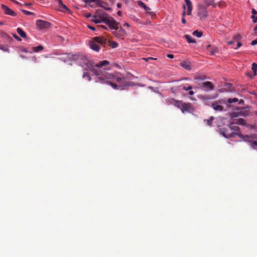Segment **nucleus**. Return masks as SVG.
Wrapping results in <instances>:
<instances>
[{
  "mask_svg": "<svg viewBox=\"0 0 257 257\" xmlns=\"http://www.w3.org/2000/svg\"><path fill=\"white\" fill-rule=\"evenodd\" d=\"M91 72L97 76L96 82L110 85L114 89H123L128 86V82L125 77L116 72L110 73L104 69L92 68Z\"/></svg>",
  "mask_w": 257,
  "mask_h": 257,
  "instance_id": "1",
  "label": "nucleus"
},
{
  "mask_svg": "<svg viewBox=\"0 0 257 257\" xmlns=\"http://www.w3.org/2000/svg\"><path fill=\"white\" fill-rule=\"evenodd\" d=\"M82 62H80V65L82 67H85V70L89 69L91 71L92 68H100L102 66H106L109 64V62L107 60H102L99 61L98 63L95 65V67H92L91 64L89 60L85 57H81Z\"/></svg>",
  "mask_w": 257,
  "mask_h": 257,
  "instance_id": "2",
  "label": "nucleus"
},
{
  "mask_svg": "<svg viewBox=\"0 0 257 257\" xmlns=\"http://www.w3.org/2000/svg\"><path fill=\"white\" fill-rule=\"evenodd\" d=\"M226 102L223 99H219L211 103V107L216 111L221 112L224 110L223 104H226Z\"/></svg>",
  "mask_w": 257,
  "mask_h": 257,
  "instance_id": "3",
  "label": "nucleus"
},
{
  "mask_svg": "<svg viewBox=\"0 0 257 257\" xmlns=\"http://www.w3.org/2000/svg\"><path fill=\"white\" fill-rule=\"evenodd\" d=\"M219 134L222 135L224 137L226 138H234L236 136L239 137L240 138L242 137V135L240 133H228L226 128H220L218 131Z\"/></svg>",
  "mask_w": 257,
  "mask_h": 257,
  "instance_id": "4",
  "label": "nucleus"
},
{
  "mask_svg": "<svg viewBox=\"0 0 257 257\" xmlns=\"http://www.w3.org/2000/svg\"><path fill=\"white\" fill-rule=\"evenodd\" d=\"M109 17L107 14L101 10H97L95 12V15L93 16L94 18H99L100 21L104 23Z\"/></svg>",
  "mask_w": 257,
  "mask_h": 257,
  "instance_id": "5",
  "label": "nucleus"
},
{
  "mask_svg": "<svg viewBox=\"0 0 257 257\" xmlns=\"http://www.w3.org/2000/svg\"><path fill=\"white\" fill-rule=\"evenodd\" d=\"M112 33L116 37L121 39H123L126 35V33L120 26L113 31Z\"/></svg>",
  "mask_w": 257,
  "mask_h": 257,
  "instance_id": "6",
  "label": "nucleus"
},
{
  "mask_svg": "<svg viewBox=\"0 0 257 257\" xmlns=\"http://www.w3.org/2000/svg\"><path fill=\"white\" fill-rule=\"evenodd\" d=\"M104 23L107 25L109 28L113 31L117 28L119 24L117 23L112 17H110Z\"/></svg>",
  "mask_w": 257,
  "mask_h": 257,
  "instance_id": "7",
  "label": "nucleus"
},
{
  "mask_svg": "<svg viewBox=\"0 0 257 257\" xmlns=\"http://www.w3.org/2000/svg\"><path fill=\"white\" fill-rule=\"evenodd\" d=\"M198 15L201 20L205 19L208 16L206 8L203 5H199Z\"/></svg>",
  "mask_w": 257,
  "mask_h": 257,
  "instance_id": "8",
  "label": "nucleus"
},
{
  "mask_svg": "<svg viewBox=\"0 0 257 257\" xmlns=\"http://www.w3.org/2000/svg\"><path fill=\"white\" fill-rule=\"evenodd\" d=\"M51 25V24L45 21L38 20L36 21V26L40 29H47Z\"/></svg>",
  "mask_w": 257,
  "mask_h": 257,
  "instance_id": "9",
  "label": "nucleus"
},
{
  "mask_svg": "<svg viewBox=\"0 0 257 257\" xmlns=\"http://www.w3.org/2000/svg\"><path fill=\"white\" fill-rule=\"evenodd\" d=\"M200 87L202 89L205 91L212 90L214 89V86L210 81L202 82L200 84Z\"/></svg>",
  "mask_w": 257,
  "mask_h": 257,
  "instance_id": "10",
  "label": "nucleus"
},
{
  "mask_svg": "<svg viewBox=\"0 0 257 257\" xmlns=\"http://www.w3.org/2000/svg\"><path fill=\"white\" fill-rule=\"evenodd\" d=\"M92 40L95 42L96 43H98L101 45L102 46L105 47L107 40V39L103 37H95L93 38Z\"/></svg>",
  "mask_w": 257,
  "mask_h": 257,
  "instance_id": "11",
  "label": "nucleus"
},
{
  "mask_svg": "<svg viewBox=\"0 0 257 257\" xmlns=\"http://www.w3.org/2000/svg\"><path fill=\"white\" fill-rule=\"evenodd\" d=\"M56 3L57 5L58 10L59 11L62 12L70 11L69 9L66 7V6L63 3L62 0H57L56 1Z\"/></svg>",
  "mask_w": 257,
  "mask_h": 257,
  "instance_id": "12",
  "label": "nucleus"
},
{
  "mask_svg": "<svg viewBox=\"0 0 257 257\" xmlns=\"http://www.w3.org/2000/svg\"><path fill=\"white\" fill-rule=\"evenodd\" d=\"M1 8L4 11L5 14L8 15H10L11 16L15 17L16 16L17 14L16 13L13 11L12 9H10L9 7H8L7 6L2 4L1 5Z\"/></svg>",
  "mask_w": 257,
  "mask_h": 257,
  "instance_id": "13",
  "label": "nucleus"
},
{
  "mask_svg": "<svg viewBox=\"0 0 257 257\" xmlns=\"http://www.w3.org/2000/svg\"><path fill=\"white\" fill-rule=\"evenodd\" d=\"M180 65L185 69L188 71L192 69L191 63L188 60H185L180 62Z\"/></svg>",
  "mask_w": 257,
  "mask_h": 257,
  "instance_id": "14",
  "label": "nucleus"
},
{
  "mask_svg": "<svg viewBox=\"0 0 257 257\" xmlns=\"http://www.w3.org/2000/svg\"><path fill=\"white\" fill-rule=\"evenodd\" d=\"M89 46L91 49L96 52H98L100 50L99 45L93 40L89 42Z\"/></svg>",
  "mask_w": 257,
  "mask_h": 257,
  "instance_id": "15",
  "label": "nucleus"
},
{
  "mask_svg": "<svg viewBox=\"0 0 257 257\" xmlns=\"http://www.w3.org/2000/svg\"><path fill=\"white\" fill-rule=\"evenodd\" d=\"M83 2L85 3H90L92 2H95L98 6H102V4H106L105 2H103L101 0H82Z\"/></svg>",
  "mask_w": 257,
  "mask_h": 257,
  "instance_id": "16",
  "label": "nucleus"
},
{
  "mask_svg": "<svg viewBox=\"0 0 257 257\" xmlns=\"http://www.w3.org/2000/svg\"><path fill=\"white\" fill-rule=\"evenodd\" d=\"M187 7V14L190 15L192 10V5L190 0H184Z\"/></svg>",
  "mask_w": 257,
  "mask_h": 257,
  "instance_id": "17",
  "label": "nucleus"
},
{
  "mask_svg": "<svg viewBox=\"0 0 257 257\" xmlns=\"http://www.w3.org/2000/svg\"><path fill=\"white\" fill-rule=\"evenodd\" d=\"M190 105L188 103H183L181 104V109L182 110V111L184 112L186 111H188L190 110Z\"/></svg>",
  "mask_w": 257,
  "mask_h": 257,
  "instance_id": "18",
  "label": "nucleus"
},
{
  "mask_svg": "<svg viewBox=\"0 0 257 257\" xmlns=\"http://www.w3.org/2000/svg\"><path fill=\"white\" fill-rule=\"evenodd\" d=\"M251 69H252V71L253 72V75L252 76L249 75L248 73L246 74L248 76H249L250 77H252V76H255L256 75V71H257V64L256 63H253L252 64Z\"/></svg>",
  "mask_w": 257,
  "mask_h": 257,
  "instance_id": "19",
  "label": "nucleus"
},
{
  "mask_svg": "<svg viewBox=\"0 0 257 257\" xmlns=\"http://www.w3.org/2000/svg\"><path fill=\"white\" fill-rule=\"evenodd\" d=\"M239 113L240 115L245 116L248 115L249 114V110H247L245 108H241L239 109Z\"/></svg>",
  "mask_w": 257,
  "mask_h": 257,
  "instance_id": "20",
  "label": "nucleus"
},
{
  "mask_svg": "<svg viewBox=\"0 0 257 257\" xmlns=\"http://www.w3.org/2000/svg\"><path fill=\"white\" fill-rule=\"evenodd\" d=\"M138 4L140 7L143 8L144 10L146 11V12L148 13H149V11L151 10V9L147 7L146 5L141 1L138 2Z\"/></svg>",
  "mask_w": 257,
  "mask_h": 257,
  "instance_id": "21",
  "label": "nucleus"
},
{
  "mask_svg": "<svg viewBox=\"0 0 257 257\" xmlns=\"http://www.w3.org/2000/svg\"><path fill=\"white\" fill-rule=\"evenodd\" d=\"M17 32L22 38H26L27 35L26 33L21 28H18Z\"/></svg>",
  "mask_w": 257,
  "mask_h": 257,
  "instance_id": "22",
  "label": "nucleus"
},
{
  "mask_svg": "<svg viewBox=\"0 0 257 257\" xmlns=\"http://www.w3.org/2000/svg\"><path fill=\"white\" fill-rule=\"evenodd\" d=\"M184 37L185 38L187 42L189 43H194L196 42V41L189 35H185Z\"/></svg>",
  "mask_w": 257,
  "mask_h": 257,
  "instance_id": "23",
  "label": "nucleus"
},
{
  "mask_svg": "<svg viewBox=\"0 0 257 257\" xmlns=\"http://www.w3.org/2000/svg\"><path fill=\"white\" fill-rule=\"evenodd\" d=\"M207 49L211 55L215 54V52L217 51V49L215 48L212 49L210 45L207 46Z\"/></svg>",
  "mask_w": 257,
  "mask_h": 257,
  "instance_id": "24",
  "label": "nucleus"
},
{
  "mask_svg": "<svg viewBox=\"0 0 257 257\" xmlns=\"http://www.w3.org/2000/svg\"><path fill=\"white\" fill-rule=\"evenodd\" d=\"M252 15L251 18L252 19V21L253 23H256V18H255V15L257 14V11L255 10L254 9H252L251 10Z\"/></svg>",
  "mask_w": 257,
  "mask_h": 257,
  "instance_id": "25",
  "label": "nucleus"
},
{
  "mask_svg": "<svg viewBox=\"0 0 257 257\" xmlns=\"http://www.w3.org/2000/svg\"><path fill=\"white\" fill-rule=\"evenodd\" d=\"M109 46L112 48H115L118 46V44L115 41H107Z\"/></svg>",
  "mask_w": 257,
  "mask_h": 257,
  "instance_id": "26",
  "label": "nucleus"
},
{
  "mask_svg": "<svg viewBox=\"0 0 257 257\" xmlns=\"http://www.w3.org/2000/svg\"><path fill=\"white\" fill-rule=\"evenodd\" d=\"M183 8L184 9V11H183V13H182V18L181 21H182V22L183 24H185L186 23V21L184 17H185V15H186V11H185V10H186V6L185 5H183Z\"/></svg>",
  "mask_w": 257,
  "mask_h": 257,
  "instance_id": "27",
  "label": "nucleus"
},
{
  "mask_svg": "<svg viewBox=\"0 0 257 257\" xmlns=\"http://www.w3.org/2000/svg\"><path fill=\"white\" fill-rule=\"evenodd\" d=\"M43 49H44V47L41 45H40L37 47H34L32 48L33 50L35 52H38L41 51L42 50H43Z\"/></svg>",
  "mask_w": 257,
  "mask_h": 257,
  "instance_id": "28",
  "label": "nucleus"
},
{
  "mask_svg": "<svg viewBox=\"0 0 257 257\" xmlns=\"http://www.w3.org/2000/svg\"><path fill=\"white\" fill-rule=\"evenodd\" d=\"M180 87H182V89L184 90L185 91L190 90H192V87L190 85H181L180 86Z\"/></svg>",
  "mask_w": 257,
  "mask_h": 257,
  "instance_id": "29",
  "label": "nucleus"
},
{
  "mask_svg": "<svg viewBox=\"0 0 257 257\" xmlns=\"http://www.w3.org/2000/svg\"><path fill=\"white\" fill-rule=\"evenodd\" d=\"M214 119V118L213 116H211L207 119H204V121L206 122L208 125H211Z\"/></svg>",
  "mask_w": 257,
  "mask_h": 257,
  "instance_id": "30",
  "label": "nucleus"
},
{
  "mask_svg": "<svg viewBox=\"0 0 257 257\" xmlns=\"http://www.w3.org/2000/svg\"><path fill=\"white\" fill-rule=\"evenodd\" d=\"M193 35L196 36L198 38H200L202 36L203 33L201 31H198L196 30L193 32Z\"/></svg>",
  "mask_w": 257,
  "mask_h": 257,
  "instance_id": "31",
  "label": "nucleus"
},
{
  "mask_svg": "<svg viewBox=\"0 0 257 257\" xmlns=\"http://www.w3.org/2000/svg\"><path fill=\"white\" fill-rule=\"evenodd\" d=\"M250 143V146L251 147L257 151V141H253L252 142H249Z\"/></svg>",
  "mask_w": 257,
  "mask_h": 257,
  "instance_id": "32",
  "label": "nucleus"
},
{
  "mask_svg": "<svg viewBox=\"0 0 257 257\" xmlns=\"http://www.w3.org/2000/svg\"><path fill=\"white\" fill-rule=\"evenodd\" d=\"M229 128L232 131L235 132L234 133H240L239 132V128L238 126L234 125V126H229Z\"/></svg>",
  "mask_w": 257,
  "mask_h": 257,
  "instance_id": "33",
  "label": "nucleus"
},
{
  "mask_svg": "<svg viewBox=\"0 0 257 257\" xmlns=\"http://www.w3.org/2000/svg\"><path fill=\"white\" fill-rule=\"evenodd\" d=\"M238 101V98H228L227 99V102L228 103H233V102H237Z\"/></svg>",
  "mask_w": 257,
  "mask_h": 257,
  "instance_id": "34",
  "label": "nucleus"
},
{
  "mask_svg": "<svg viewBox=\"0 0 257 257\" xmlns=\"http://www.w3.org/2000/svg\"><path fill=\"white\" fill-rule=\"evenodd\" d=\"M241 35L239 34H237V35H234L232 39L234 41H238L239 40H240L241 39Z\"/></svg>",
  "mask_w": 257,
  "mask_h": 257,
  "instance_id": "35",
  "label": "nucleus"
},
{
  "mask_svg": "<svg viewBox=\"0 0 257 257\" xmlns=\"http://www.w3.org/2000/svg\"><path fill=\"white\" fill-rule=\"evenodd\" d=\"M214 0H204V3L207 6L212 5L213 4Z\"/></svg>",
  "mask_w": 257,
  "mask_h": 257,
  "instance_id": "36",
  "label": "nucleus"
},
{
  "mask_svg": "<svg viewBox=\"0 0 257 257\" xmlns=\"http://www.w3.org/2000/svg\"><path fill=\"white\" fill-rule=\"evenodd\" d=\"M85 77H87L88 81H91V76L88 74L87 72H84V73H83V77L84 78Z\"/></svg>",
  "mask_w": 257,
  "mask_h": 257,
  "instance_id": "37",
  "label": "nucleus"
},
{
  "mask_svg": "<svg viewBox=\"0 0 257 257\" xmlns=\"http://www.w3.org/2000/svg\"><path fill=\"white\" fill-rule=\"evenodd\" d=\"M237 123L241 125H244L245 124V121L242 118H239L237 120Z\"/></svg>",
  "mask_w": 257,
  "mask_h": 257,
  "instance_id": "38",
  "label": "nucleus"
},
{
  "mask_svg": "<svg viewBox=\"0 0 257 257\" xmlns=\"http://www.w3.org/2000/svg\"><path fill=\"white\" fill-rule=\"evenodd\" d=\"M206 78L205 76H197V77H195L194 79L204 80L206 79Z\"/></svg>",
  "mask_w": 257,
  "mask_h": 257,
  "instance_id": "39",
  "label": "nucleus"
},
{
  "mask_svg": "<svg viewBox=\"0 0 257 257\" xmlns=\"http://www.w3.org/2000/svg\"><path fill=\"white\" fill-rule=\"evenodd\" d=\"M22 12L27 15H34V13H32V12H29V11H26V10H21Z\"/></svg>",
  "mask_w": 257,
  "mask_h": 257,
  "instance_id": "40",
  "label": "nucleus"
},
{
  "mask_svg": "<svg viewBox=\"0 0 257 257\" xmlns=\"http://www.w3.org/2000/svg\"><path fill=\"white\" fill-rule=\"evenodd\" d=\"M200 97L202 100H208V99H210L209 96L208 95H201Z\"/></svg>",
  "mask_w": 257,
  "mask_h": 257,
  "instance_id": "41",
  "label": "nucleus"
},
{
  "mask_svg": "<svg viewBox=\"0 0 257 257\" xmlns=\"http://www.w3.org/2000/svg\"><path fill=\"white\" fill-rule=\"evenodd\" d=\"M92 21L94 22L95 24H98L100 22H102L101 21H100V20L99 18H94L92 20Z\"/></svg>",
  "mask_w": 257,
  "mask_h": 257,
  "instance_id": "42",
  "label": "nucleus"
},
{
  "mask_svg": "<svg viewBox=\"0 0 257 257\" xmlns=\"http://www.w3.org/2000/svg\"><path fill=\"white\" fill-rule=\"evenodd\" d=\"M106 4H103L102 6H100L101 7L104 8L106 10H110V8L105 7V6H107V3H105Z\"/></svg>",
  "mask_w": 257,
  "mask_h": 257,
  "instance_id": "43",
  "label": "nucleus"
},
{
  "mask_svg": "<svg viewBox=\"0 0 257 257\" xmlns=\"http://www.w3.org/2000/svg\"><path fill=\"white\" fill-rule=\"evenodd\" d=\"M12 35L14 37V38L15 39H16L17 40H18V41L21 40V39L19 37H18L16 34H13Z\"/></svg>",
  "mask_w": 257,
  "mask_h": 257,
  "instance_id": "44",
  "label": "nucleus"
},
{
  "mask_svg": "<svg viewBox=\"0 0 257 257\" xmlns=\"http://www.w3.org/2000/svg\"><path fill=\"white\" fill-rule=\"evenodd\" d=\"M144 60H145L146 61L148 62L150 60H156V58H154L153 57H148V58H144Z\"/></svg>",
  "mask_w": 257,
  "mask_h": 257,
  "instance_id": "45",
  "label": "nucleus"
},
{
  "mask_svg": "<svg viewBox=\"0 0 257 257\" xmlns=\"http://www.w3.org/2000/svg\"><path fill=\"white\" fill-rule=\"evenodd\" d=\"M242 45V44L241 42L238 41L237 43V46H236V47H235L234 49H238L239 47H240Z\"/></svg>",
  "mask_w": 257,
  "mask_h": 257,
  "instance_id": "46",
  "label": "nucleus"
},
{
  "mask_svg": "<svg viewBox=\"0 0 257 257\" xmlns=\"http://www.w3.org/2000/svg\"><path fill=\"white\" fill-rule=\"evenodd\" d=\"M97 28L98 29H100V28H102L104 30H106L107 29V28L104 26H103V25H98L97 26Z\"/></svg>",
  "mask_w": 257,
  "mask_h": 257,
  "instance_id": "47",
  "label": "nucleus"
},
{
  "mask_svg": "<svg viewBox=\"0 0 257 257\" xmlns=\"http://www.w3.org/2000/svg\"><path fill=\"white\" fill-rule=\"evenodd\" d=\"M251 44L252 45H255L257 44V39L252 41Z\"/></svg>",
  "mask_w": 257,
  "mask_h": 257,
  "instance_id": "48",
  "label": "nucleus"
},
{
  "mask_svg": "<svg viewBox=\"0 0 257 257\" xmlns=\"http://www.w3.org/2000/svg\"><path fill=\"white\" fill-rule=\"evenodd\" d=\"M88 28L91 30L92 31H94L95 30V28L93 27V26H88Z\"/></svg>",
  "mask_w": 257,
  "mask_h": 257,
  "instance_id": "49",
  "label": "nucleus"
},
{
  "mask_svg": "<svg viewBox=\"0 0 257 257\" xmlns=\"http://www.w3.org/2000/svg\"><path fill=\"white\" fill-rule=\"evenodd\" d=\"M167 57L169 58H171V59H173L174 58V55L173 54H168L167 55Z\"/></svg>",
  "mask_w": 257,
  "mask_h": 257,
  "instance_id": "50",
  "label": "nucleus"
},
{
  "mask_svg": "<svg viewBox=\"0 0 257 257\" xmlns=\"http://www.w3.org/2000/svg\"><path fill=\"white\" fill-rule=\"evenodd\" d=\"M234 42H235V41L233 40H232V41H228V42H227V44H228V45H232V44H233Z\"/></svg>",
  "mask_w": 257,
  "mask_h": 257,
  "instance_id": "51",
  "label": "nucleus"
},
{
  "mask_svg": "<svg viewBox=\"0 0 257 257\" xmlns=\"http://www.w3.org/2000/svg\"><path fill=\"white\" fill-rule=\"evenodd\" d=\"M231 116L232 117H237V115L236 114V112H233L231 113Z\"/></svg>",
  "mask_w": 257,
  "mask_h": 257,
  "instance_id": "52",
  "label": "nucleus"
},
{
  "mask_svg": "<svg viewBox=\"0 0 257 257\" xmlns=\"http://www.w3.org/2000/svg\"><path fill=\"white\" fill-rule=\"evenodd\" d=\"M194 94V91L191 90H190V91L189 92V94L190 95H193Z\"/></svg>",
  "mask_w": 257,
  "mask_h": 257,
  "instance_id": "53",
  "label": "nucleus"
},
{
  "mask_svg": "<svg viewBox=\"0 0 257 257\" xmlns=\"http://www.w3.org/2000/svg\"><path fill=\"white\" fill-rule=\"evenodd\" d=\"M121 4L120 3H117V7L119 9L121 8Z\"/></svg>",
  "mask_w": 257,
  "mask_h": 257,
  "instance_id": "54",
  "label": "nucleus"
},
{
  "mask_svg": "<svg viewBox=\"0 0 257 257\" xmlns=\"http://www.w3.org/2000/svg\"><path fill=\"white\" fill-rule=\"evenodd\" d=\"M244 103V100H242V99H240L239 102H238V103L239 104H243Z\"/></svg>",
  "mask_w": 257,
  "mask_h": 257,
  "instance_id": "55",
  "label": "nucleus"
},
{
  "mask_svg": "<svg viewBox=\"0 0 257 257\" xmlns=\"http://www.w3.org/2000/svg\"><path fill=\"white\" fill-rule=\"evenodd\" d=\"M117 14L118 15V16H121V12L120 11H118L117 13Z\"/></svg>",
  "mask_w": 257,
  "mask_h": 257,
  "instance_id": "56",
  "label": "nucleus"
},
{
  "mask_svg": "<svg viewBox=\"0 0 257 257\" xmlns=\"http://www.w3.org/2000/svg\"><path fill=\"white\" fill-rule=\"evenodd\" d=\"M25 5L29 6L31 5V4H30V3H25Z\"/></svg>",
  "mask_w": 257,
  "mask_h": 257,
  "instance_id": "57",
  "label": "nucleus"
},
{
  "mask_svg": "<svg viewBox=\"0 0 257 257\" xmlns=\"http://www.w3.org/2000/svg\"><path fill=\"white\" fill-rule=\"evenodd\" d=\"M87 18H89L90 17H91V14H88L86 15V16Z\"/></svg>",
  "mask_w": 257,
  "mask_h": 257,
  "instance_id": "58",
  "label": "nucleus"
},
{
  "mask_svg": "<svg viewBox=\"0 0 257 257\" xmlns=\"http://www.w3.org/2000/svg\"><path fill=\"white\" fill-rule=\"evenodd\" d=\"M256 30H257V25H256V27L253 29V31H255Z\"/></svg>",
  "mask_w": 257,
  "mask_h": 257,
  "instance_id": "59",
  "label": "nucleus"
},
{
  "mask_svg": "<svg viewBox=\"0 0 257 257\" xmlns=\"http://www.w3.org/2000/svg\"><path fill=\"white\" fill-rule=\"evenodd\" d=\"M124 25L127 27H128L130 26L129 24L127 23H125Z\"/></svg>",
  "mask_w": 257,
  "mask_h": 257,
  "instance_id": "60",
  "label": "nucleus"
},
{
  "mask_svg": "<svg viewBox=\"0 0 257 257\" xmlns=\"http://www.w3.org/2000/svg\"><path fill=\"white\" fill-rule=\"evenodd\" d=\"M4 22H0V25H2L4 24Z\"/></svg>",
  "mask_w": 257,
  "mask_h": 257,
  "instance_id": "61",
  "label": "nucleus"
},
{
  "mask_svg": "<svg viewBox=\"0 0 257 257\" xmlns=\"http://www.w3.org/2000/svg\"><path fill=\"white\" fill-rule=\"evenodd\" d=\"M188 78H183V80H188Z\"/></svg>",
  "mask_w": 257,
  "mask_h": 257,
  "instance_id": "62",
  "label": "nucleus"
},
{
  "mask_svg": "<svg viewBox=\"0 0 257 257\" xmlns=\"http://www.w3.org/2000/svg\"><path fill=\"white\" fill-rule=\"evenodd\" d=\"M255 114H256V115H257V112H255Z\"/></svg>",
  "mask_w": 257,
  "mask_h": 257,
  "instance_id": "63",
  "label": "nucleus"
}]
</instances>
